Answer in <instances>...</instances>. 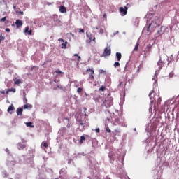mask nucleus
<instances>
[{
  "instance_id": "f257e3e1",
  "label": "nucleus",
  "mask_w": 179,
  "mask_h": 179,
  "mask_svg": "<svg viewBox=\"0 0 179 179\" xmlns=\"http://www.w3.org/2000/svg\"><path fill=\"white\" fill-rule=\"evenodd\" d=\"M76 122L78 124V129H80V132H83V131H85V127H89V123L86 122V119L84 117L77 119Z\"/></svg>"
},
{
  "instance_id": "f03ea898",
  "label": "nucleus",
  "mask_w": 179,
  "mask_h": 179,
  "mask_svg": "<svg viewBox=\"0 0 179 179\" xmlns=\"http://www.w3.org/2000/svg\"><path fill=\"white\" fill-rule=\"evenodd\" d=\"M131 8V4L127 3L126 6L124 7H120L119 8V12L121 15V16H125L127 13H128V8Z\"/></svg>"
},
{
  "instance_id": "7ed1b4c3",
  "label": "nucleus",
  "mask_w": 179,
  "mask_h": 179,
  "mask_svg": "<svg viewBox=\"0 0 179 179\" xmlns=\"http://www.w3.org/2000/svg\"><path fill=\"white\" fill-rule=\"evenodd\" d=\"M87 75H89L88 79H90V80H91V82H93V80H94V70L88 68L86 71H85Z\"/></svg>"
},
{
  "instance_id": "20e7f679",
  "label": "nucleus",
  "mask_w": 179,
  "mask_h": 179,
  "mask_svg": "<svg viewBox=\"0 0 179 179\" xmlns=\"http://www.w3.org/2000/svg\"><path fill=\"white\" fill-rule=\"evenodd\" d=\"M103 104L105 106H106L107 108H109L113 106V97L111 96H108L106 98L105 101H103Z\"/></svg>"
},
{
  "instance_id": "39448f33",
  "label": "nucleus",
  "mask_w": 179,
  "mask_h": 179,
  "mask_svg": "<svg viewBox=\"0 0 179 179\" xmlns=\"http://www.w3.org/2000/svg\"><path fill=\"white\" fill-rule=\"evenodd\" d=\"M158 64H164L165 65L167 64V65H169V64H170V62L169 61V57L167 55L161 57L159 61H158Z\"/></svg>"
},
{
  "instance_id": "423d86ee",
  "label": "nucleus",
  "mask_w": 179,
  "mask_h": 179,
  "mask_svg": "<svg viewBox=\"0 0 179 179\" xmlns=\"http://www.w3.org/2000/svg\"><path fill=\"white\" fill-rule=\"evenodd\" d=\"M111 55V48L110 47L105 48L102 57H109Z\"/></svg>"
},
{
  "instance_id": "0eeeda50",
  "label": "nucleus",
  "mask_w": 179,
  "mask_h": 179,
  "mask_svg": "<svg viewBox=\"0 0 179 179\" xmlns=\"http://www.w3.org/2000/svg\"><path fill=\"white\" fill-rule=\"evenodd\" d=\"M113 136L115 138V140L117 139V136H121V131L120 129H115L112 132Z\"/></svg>"
},
{
  "instance_id": "6e6552de",
  "label": "nucleus",
  "mask_w": 179,
  "mask_h": 179,
  "mask_svg": "<svg viewBox=\"0 0 179 179\" xmlns=\"http://www.w3.org/2000/svg\"><path fill=\"white\" fill-rule=\"evenodd\" d=\"M17 148L19 150H23V149H26V148H27V144H24L23 143H18L17 144Z\"/></svg>"
},
{
  "instance_id": "1a4fd4ad",
  "label": "nucleus",
  "mask_w": 179,
  "mask_h": 179,
  "mask_svg": "<svg viewBox=\"0 0 179 179\" xmlns=\"http://www.w3.org/2000/svg\"><path fill=\"white\" fill-rule=\"evenodd\" d=\"M15 25L17 29H19V27H22V26H23V22L20 20H17L15 22Z\"/></svg>"
},
{
  "instance_id": "9d476101",
  "label": "nucleus",
  "mask_w": 179,
  "mask_h": 179,
  "mask_svg": "<svg viewBox=\"0 0 179 179\" xmlns=\"http://www.w3.org/2000/svg\"><path fill=\"white\" fill-rule=\"evenodd\" d=\"M7 111L9 114H13V111H15V106H13V104L8 108Z\"/></svg>"
},
{
  "instance_id": "9b49d317",
  "label": "nucleus",
  "mask_w": 179,
  "mask_h": 179,
  "mask_svg": "<svg viewBox=\"0 0 179 179\" xmlns=\"http://www.w3.org/2000/svg\"><path fill=\"white\" fill-rule=\"evenodd\" d=\"M59 12L61 13H66V8L64 6H59Z\"/></svg>"
},
{
  "instance_id": "f8f14e48",
  "label": "nucleus",
  "mask_w": 179,
  "mask_h": 179,
  "mask_svg": "<svg viewBox=\"0 0 179 179\" xmlns=\"http://www.w3.org/2000/svg\"><path fill=\"white\" fill-rule=\"evenodd\" d=\"M41 148L42 149H44V148H45V149H47V148H48V142H45V141L42 142L41 145Z\"/></svg>"
},
{
  "instance_id": "ddd939ff",
  "label": "nucleus",
  "mask_w": 179,
  "mask_h": 179,
  "mask_svg": "<svg viewBox=\"0 0 179 179\" xmlns=\"http://www.w3.org/2000/svg\"><path fill=\"white\" fill-rule=\"evenodd\" d=\"M22 114H23V108H18L17 109V115H22Z\"/></svg>"
},
{
  "instance_id": "4468645a",
  "label": "nucleus",
  "mask_w": 179,
  "mask_h": 179,
  "mask_svg": "<svg viewBox=\"0 0 179 179\" xmlns=\"http://www.w3.org/2000/svg\"><path fill=\"white\" fill-rule=\"evenodd\" d=\"M109 159L110 160V163H113V162H114V160H115V155L110 154Z\"/></svg>"
},
{
  "instance_id": "2eb2a0df",
  "label": "nucleus",
  "mask_w": 179,
  "mask_h": 179,
  "mask_svg": "<svg viewBox=\"0 0 179 179\" xmlns=\"http://www.w3.org/2000/svg\"><path fill=\"white\" fill-rule=\"evenodd\" d=\"M116 58L117 61H121V58H122V55L120 52H116Z\"/></svg>"
},
{
  "instance_id": "dca6fc26",
  "label": "nucleus",
  "mask_w": 179,
  "mask_h": 179,
  "mask_svg": "<svg viewBox=\"0 0 179 179\" xmlns=\"http://www.w3.org/2000/svg\"><path fill=\"white\" fill-rule=\"evenodd\" d=\"M146 50H147V52H150V51H152V45L150 44L147 45Z\"/></svg>"
},
{
  "instance_id": "f3484780",
  "label": "nucleus",
  "mask_w": 179,
  "mask_h": 179,
  "mask_svg": "<svg viewBox=\"0 0 179 179\" xmlns=\"http://www.w3.org/2000/svg\"><path fill=\"white\" fill-rule=\"evenodd\" d=\"M27 108H33V106L31 104L24 105V110H27Z\"/></svg>"
},
{
  "instance_id": "a211bd4d",
  "label": "nucleus",
  "mask_w": 179,
  "mask_h": 179,
  "mask_svg": "<svg viewBox=\"0 0 179 179\" xmlns=\"http://www.w3.org/2000/svg\"><path fill=\"white\" fill-rule=\"evenodd\" d=\"M26 126L29 127L30 128H34V125H33V122H26Z\"/></svg>"
},
{
  "instance_id": "6ab92c4d",
  "label": "nucleus",
  "mask_w": 179,
  "mask_h": 179,
  "mask_svg": "<svg viewBox=\"0 0 179 179\" xmlns=\"http://www.w3.org/2000/svg\"><path fill=\"white\" fill-rule=\"evenodd\" d=\"M114 125L120 124V119L118 117L115 118L113 122Z\"/></svg>"
},
{
  "instance_id": "aec40b11",
  "label": "nucleus",
  "mask_w": 179,
  "mask_h": 179,
  "mask_svg": "<svg viewBox=\"0 0 179 179\" xmlns=\"http://www.w3.org/2000/svg\"><path fill=\"white\" fill-rule=\"evenodd\" d=\"M83 141H86V138L85 137V136H81L80 140V145H82V143H83Z\"/></svg>"
},
{
  "instance_id": "412c9836",
  "label": "nucleus",
  "mask_w": 179,
  "mask_h": 179,
  "mask_svg": "<svg viewBox=\"0 0 179 179\" xmlns=\"http://www.w3.org/2000/svg\"><path fill=\"white\" fill-rule=\"evenodd\" d=\"M67 44H68V42H64V43H62V44H61L62 48V49L66 48Z\"/></svg>"
},
{
  "instance_id": "4be33fe9",
  "label": "nucleus",
  "mask_w": 179,
  "mask_h": 179,
  "mask_svg": "<svg viewBox=\"0 0 179 179\" xmlns=\"http://www.w3.org/2000/svg\"><path fill=\"white\" fill-rule=\"evenodd\" d=\"M20 83H22V80H20V79H19V78H17L15 80V81L14 82L15 85H20Z\"/></svg>"
},
{
  "instance_id": "5701e85b",
  "label": "nucleus",
  "mask_w": 179,
  "mask_h": 179,
  "mask_svg": "<svg viewBox=\"0 0 179 179\" xmlns=\"http://www.w3.org/2000/svg\"><path fill=\"white\" fill-rule=\"evenodd\" d=\"M82 92H83V87H78L77 89V93L80 94V93H82Z\"/></svg>"
},
{
  "instance_id": "b1692460",
  "label": "nucleus",
  "mask_w": 179,
  "mask_h": 179,
  "mask_svg": "<svg viewBox=\"0 0 179 179\" xmlns=\"http://www.w3.org/2000/svg\"><path fill=\"white\" fill-rule=\"evenodd\" d=\"M3 40H5V36L1 34L0 35V44H1V41H3Z\"/></svg>"
},
{
  "instance_id": "393cba45",
  "label": "nucleus",
  "mask_w": 179,
  "mask_h": 179,
  "mask_svg": "<svg viewBox=\"0 0 179 179\" xmlns=\"http://www.w3.org/2000/svg\"><path fill=\"white\" fill-rule=\"evenodd\" d=\"M114 68H117V66H120V62H116L113 64Z\"/></svg>"
},
{
  "instance_id": "a878e982",
  "label": "nucleus",
  "mask_w": 179,
  "mask_h": 179,
  "mask_svg": "<svg viewBox=\"0 0 179 179\" xmlns=\"http://www.w3.org/2000/svg\"><path fill=\"white\" fill-rule=\"evenodd\" d=\"M106 90V86H101L99 88V92H104Z\"/></svg>"
},
{
  "instance_id": "bb28decb",
  "label": "nucleus",
  "mask_w": 179,
  "mask_h": 179,
  "mask_svg": "<svg viewBox=\"0 0 179 179\" xmlns=\"http://www.w3.org/2000/svg\"><path fill=\"white\" fill-rule=\"evenodd\" d=\"M8 92H13V93H16V89L15 88H10V89H8Z\"/></svg>"
},
{
  "instance_id": "cd10ccee",
  "label": "nucleus",
  "mask_w": 179,
  "mask_h": 179,
  "mask_svg": "<svg viewBox=\"0 0 179 179\" xmlns=\"http://www.w3.org/2000/svg\"><path fill=\"white\" fill-rule=\"evenodd\" d=\"M138 45H139V43H137L136 46H135V48H134V51H138Z\"/></svg>"
},
{
  "instance_id": "c85d7f7f",
  "label": "nucleus",
  "mask_w": 179,
  "mask_h": 179,
  "mask_svg": "<svg viewBox=\"0 0 179 179\" xmlns=\"http://www.w3.org/2000/svg\"><path fill=\"white\" fill-rule=\"evenodd\" d=\"M157 65H158V66H159V69H161V68H163V66L164 65V64H163V63H159V64H158V63H157Z\"/></svg>"
},
{
  "instance_id": "c756f323",
  "label": "nucleus",
  "mask_w": 179,
  "mask_h": 179,
  "mask_svg": "<svg viewBox=\"0 0 179 179\" xmlns=\"http://www.w3.org/2000/svg\"><path fill=\"white\" fill-rule=\"evenodd\" d=\"M55 73H57L58 75H59L61 73H64V72L61 71V70H56Z\"/></svg>"
},
{
  "instance_id": "7c9ffc66",
  "label": "nucleus",
  "mask_w": 179,
  "mask_h": 179,
  "mask_svg": "<svg viewBox=\"0 0 179 179\" xmlns=\"http://www.w3.org/2000/svg\"><path fill=\"white\" fill-rule=\"evenodd\" d=\"M87 37H88V38L90 40V41H92V39L93 38V36L92 35H89L87 34Z\"/></svg>"
},
{
  "instance_id": "2f4dec72",
  "label": "nucleus",
  "mask_w": 179,
  "mask_h": 179,
  "mask_svg": "<svg viewBox=\"0 0 179 179\" xmlns=\"http://www.w3.org/2000/svg\"><path fill=\"white\" fill-rule=\"evenodd\" d=\"M0 22H6V17H4L0 19Z\"/></svg>"
},
{
  "instance_id": "473e14b6",
  "label": "nucleus",
  "mask_w": 179,
  "mask_h": 179,
  "mask_svg": "<svg viewBox=\"0 0 179 179\" xmlns=\"http://www.w3.org/2000/svg\"><path fill=\"white\" fill-rule=\"evenodd\" d=\"M78 31H79V33H85V29H83L82 28H79Z\"/></svg>"
},
{
  "instance_id": "72a5a7b5",
  "label": "nucleus",
  "mask_w": 179,
  "mask_h": 179,
  "mask_svg": "<svg viewBox=\"0 0 179 179\" xmlns=\"http://www.w3.org/2000/svg\"><path fill=\"white\" fill-rule=\"evenodd\" d=\"M106 132H108V133L111 132V129H110V127H108V126L106 127Z\"/></svg>"
},
{
  "instance_id": "f704fd0d",
  "label": "nucleus",
  "mask_w": 179,
  "mask_h": 179,
  "mask_svg": "<svg viewBox=\"0 0 179 179\" xmlns=\"http://www.w3.org/2000/svg\"><path fill=\"white\" fill-rule=\"evenodd\" d=\"M21 141H22V143H24V144H26L27 142V141H26L24 138H22Z\"/></svg>"
},
{
  "instance_id": "c9c22d12",
  "label": "nucleus",
  "mask_w": 179,
  "mask_h": 179,
  "mask_svg": "<svg viewBox=\"0 0 179 179\" xmlns=\"http://www.w3.org/2000/svg\"><path fill=\"white\" fill-rule=\"evenodd\" d=\"M29 31V27H26L24 29V33H28Z\"/></svg>"
},
{
  "instance_id": "e433bc0d",
  "label": "nucleus",
  "mask_w": 179,
  "mask_h": 179,
  "mask_svg": "<svg viewBox=\"0 0 179 179\" xmlns=\"http://www.w3.org/2000/svg\"><path fill=\"white\" fill-rule=\"evenodd\" d=\"M99 33L100 34H103V33H104V29H100Z\"/></svg>"
},
{
  "instance_id": "4c0bfd02",
  "label": "nucleus",
  "mask_w": 179,
  "mask_h": 179,
  "mask_svg": "<svg viewBox=\"0 0 179 179\" xmlns=\"http://www.w3.org/2000/svg\"><path fill=\"white\" fill-rule=\"evenodd\" d=\"M152 93H153V90L152 91V92H150L149 94V97H150V100H153V99H152Z\"/></svg>"
},
{
  "instance_id": "58836bf2",
  "label": "nucleus",
  "mask_w": 179,
  "mask_h": 179,
  "mask_svg": "<svg viewBox=\"0 0 179 179\" xmlns=\"http://www.w3.org/2000/svg\"><path fill=\"white\" fill-rule=\"evenodd\" d=\"M99 73H106V71L104 70H99Z\"/></svg>"
},
{
  "instance_id": "ea45409f",
  "label": "nucleus",
  "mask_w": 179,
  "mask_h": 179,
  "mask_svg": "<svg viewBox=\"0 0 179 179\" xmlns=\"http://www.w3.org/2000/svg\"><path fill=\"white\" fill-rule=\"evenodd\" d=\"M6 33H10V29L9 28L6 29Z\"/></svg>"
},
{
  "instance_id": "a19ab883",
  "label": "nucleus",
  "mask_w": 179,
  "mask_h": 179,
  "mask_svg": "<svg viewBox=\"0 0 179 179\" xmlns=\"http://www.w3.org/2000/svg\"><path fill=\"white\" fill-rule=\"evenodd\" d=\"M27 33H28V34H29V36H31V34H33V31L29 30V32H27Z\"/></svg>"
},
{
  "instance_id": "79ce46f5",
  "label": "nucleus",
  "mask_w": 179,
  "mask_h": 179,
  "mask_svg": "<svg viewBox=\"0 0 179 179\" xmlns=\"http://www.w3.org/2000/svg\"><path fill=\"white\" fill-rule=\"evenodd\" d=\"M161 101H162V98H159L157 100V104H160Z\"/></svg>"
},
{
  "instance_id": "37998d69",
  "label": "nucleus",
  "mask_w": 179,
  "mask_h": 179,
  "mask_svg": "<svg viewBox=\"0 0 179 179\" xmlns=\"http://www.w3.org/2000/svg\"><path fill=\"white\" fill-rule=\"evenodd\" d=\"M77 57H78L77 61H78V62L82 59V58L79 55Z\"/></svg>"
},
{
  "instance_id": "c03bdc74",
  "label": "nucleus",
  "mask_w": 179,
  "mask_h": 179,
  "mask_svg": "<svg viewBox=\"0 0 179 179\" xmlns=\"http://www.w3.org/2000/svg\"><path fill=\"white\" fill-rule=\"evenodd\" d=\"M103 17H104V19H107V14L104 13L103 15Z\"/></svg>"
},
{
  "instance_id": "a18cd8bd",
  "label": "nucleus",
  "mask_w": 179,
  "mask_h": 179,
  "mask_svg": "<svg viewBox=\"0 0 179 179\" xmlns=\"http://www.w3.org/2000/svg\"><path fill=\"white\" fill-rule=\"evenodd\" d=\"M95 131L97 132V133L100 132V129L99 128L96 129Z\"/></svg>"
},
{
  "instance_id": "49530a36",
  "label": "nucleus",
  "mask_w": 179,
  "mask_h": 179,
  "mask_svg": "<svg viewBox=\"0 0 179 179\" xmlns=\"http://www.w3.org/2000/svg\"><path fill=\"white\" fill-rule=\"evenodd\" d=\"M20 8H17V10H15V12H16L17 13H19V12H20Z\"/></svg>"
},
{
  "instance_id": "de8ad7c7",
  "label": "nucleus",
  "mask_w": 179,
  "mask_h": 179,
  "mask_svg": "<svg viewBox=\"0 0 179 179\" xmlns=\"http://www.w3.org/2000/svg\"><path fill=\"white\" fill-rule=\"evenodd\" d=\"M0 93H1V94H5V91H4V90L0 91Z\"/></svg>"
},
{
  "instance_id": "09e8293b",
  "label": "nucleus",
  "mask_w": 179,
  "mask_h": 179,
  "mask_svg": "<svg viewBox=\"0 0 179 179\" xmlns=\"http://www.w3.org/2000/svg\"><path fill=\"white\" fill-rule=\"evenodd\" d=\"M59 41H62V43H64V41H65L63 38H59Z\"/></svg>"
},
{
  "instance_id": "8fccbe9b",
  "label": "nucleus",
  "mask_w": 179,
  "mask_h": 179,
  "mask_svg": "<svg viewBox=\"0 0 179 179\" xmlns=\"http://www.w3.org/2000/svg\"><path fill=\"white\" fill-rule=\"evenodd\" d=\"M67 128H71V124L69 123L67 124Z\"/></svg>"
},
{
  "instance_id": "3c124183",
  "label": "nucleus",
  "mask_w": 179,
  "mask_h": 179,
  "mask_svg": "<svg viewBox=\"0 0 179 179\" xmlns=\"http://www.w3.org/2000/svg\"><path fill=\"white\" fill-rule=\"evenodd\" d=\"M150 26H152V24H150L149 26L148 27V30L150 29Z\"/></svg>"
},
{
  "instance_id": "603ef678",
  "label": "nucleus",
  "mask_w": 179,
  "mask_h": 179,
  "mask_svg": "<svg viewBox=\"0 0 179 179\" xmlns=\"http://www.w3.org/2000/svg\"><path fill=\"white\" fill-rule=\"evenodd\" d=\"M9 92H10V91H9V90H8L6 92V94H9Z\"/></svg>"
},
{
  "instance_id": "864d4df0",
  "label": "nucleus",
  "mask_w": 179,
  "mask_h": 179,
  "mask_svg": "<svg viewBox=\"0 0 179 179\" xmlns=\"http://www.w3.org/2000/svg\"><path fill=\"white\" fill-rule=\"evenodd\" d=\"M14 10H16L17 8H16V6H13Z\"/></svg>"
},
{
  "instance_id": "5fc2aeb1",
  "label": "nucleus",
  "mask_w": 179,
  "mask_h": 179,
  "mask_svg": "<svg viewBox=\"0 0 179 179\" xmlns=\"http://www.w3.org/2000/svg\"><path fill=\"white\" fill-rule=\"evenodd\" d=\"M92 41L96 42V37H94V38H93Z\"/></svg>"
},
{
  "instance_id": "6e6d98bb",
  "label": "nucleus",
  "mask_w": 179,
  "mask_h": 179,
  "mask_svg": "<svg viewBox=\"0 0 179 179\" xmlns=\"http://www.w3.org/2000/svg\"><path fill=\"white\" fill-rule=\"evenodd\" d=\"M24 103H27V99L25 98V99L24 100Z\"/></svg>"
},
{
  "instance_id": "4d7b16f0",
  "label": "nucleus",
  "mask_w": 179,
  "mask_h": 179,
  "mask_svg": "<svg viewBox=\"0 0 179 179\" xmlns=\"http://www.w3.org/2000/svg\"><path fill=\"white\" fill-rule=\"evenodd\" d=\"M18 13H20V15H23V11H20Z\"/></svg>"
},
{
  "instance_id": "13d9d810",
  "label": "nucleus",
  "mask_w": 179,
  "mask_h": 179,
  "mask_svg": "<svg viewBox=\"0 0 179 179\" xmlns=\"http://www.w3.org/2000/svg\"><path fill=\"white\" fill-rule=\"evenodd\" d=\"M85 96H86V97H87V96H89V94L86 92H85Z\"/></svg>"
},
{
  "instance_id": "bf43d9fd",
  "label": "nucleus",
  "mask_w": 179,
  "mask_h": 179,
  "mask_svg": "<svg viewBox=\"0 0 179 179\" xmlns=\"http://www.w3.org/2000/svg\"><path fill=\"white\" fill-rule=\"evenodd\" d=\"M46 4L48 5V6H50V5H51V3L48 2V3H46Z\"/></svg>"
},
{
  "instance_id": "052dcab7",
  "label": "nucleus",
  "mask_w": 179,
  "mask_h": 179,
  "mask_svg": "<svg viewBox=\"0 0 179 179\" xmlns=\"http://www.w3.org/2000/svg\"><path fill=\"white\" fill-rule=\"evenodd\" d=\"M79 56V55H78V54H74V57H78Z\"/></svg>"
},
{
  "instance_id": "680f3d73",
  "label": "nucleus",
  "mask_w": 179,
  "mask_h": 179,
  "mask_svg": "<svg viewBox=\"0 0 179 179\" xmlns=\"http://www.w3.org/2000/svg\"><path fill=\"white\" fill-rule=\"evenodd\" d=\"M122 82H120L119 84V86H122Z\"/></svg>"
},
{
  "instance_id": "e2e57ef3",
  "label": "nucleus",
  "mask_w": 179,
  "mask_h": 179,
  "mask_svg": "<svg viewBox=\"0 0 179 179\" xmlns=\"http://www.w3.org/2000/svg\"><path fill=\"white\" fill-rule=\"evenodd\" d=\"M157 33L158 34H160V33H162V31H158Z\"/></svg>"
},
{
  "instance_id": "0e129e2a",
  "label": "nucleus",
  "mask_w": 179,
  "mask_h": 179,
  "mask_svg": "<svg viewBox=\"0 0 179 179\" xmlns=\"http://www.w3.org/2000/svg\"><path fill=\"white\" fill-rule=\"evenodd\" d=\"M83 110H84V111H86L87 109H86V108H83Z\"/></svg>"
},
{
  "instance_id": "69168bd1",
  "label": "nucleus",
  "mask_w": 179,
  "mask_h": 179,
  "mask_svg": "<svg viewBox=\"0 0 179 179\" xmlns=\"http://www.w3.org/2000/svg\"><path fill=\"white\" fill-rule=\"evenodd\" d=\"M145 55V57H146V53H145V55Z\"/></svg>"
},
{
  "instance_id": "338daca9",
  "label": "nucleus",
  "mask_w": 179,
  "mask_h": 179,
  "mask_svg": "<svg viewBox=\"0 0 179 179\" xmlns=\"http://www.w3.org/2000/svg\"><path fill=\"white\" fill-rule=\"evenodd\" d=\"M86 115H87L86 113H85V117H86Z\"/></svg>"
},
{
  "instance_id": "774afa93",
  "label": "nucleus",
  "mask_w": 179,
  "mask_h": 179,
  "mask_svg": "<svg viewBox=\"0 0 179 179\" xmlns=\"http://www.w3.org/2000/svg\"><path fill=\"white\" fill-rule=\"evenodd\" d=\"M68 121H69V119H67Z\"/></svg>"
}]
</instances>
